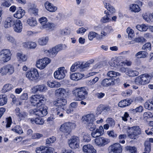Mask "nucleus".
Instances as JSON below:
<instances>
[{"instance_id": "1", "label": "nucleus", "mask_w": 153, "mask_h": 153, "mask_svg": "<svg viewBox=\"0 0 153 153\" xmlns=\"http://www.w3.org/2000/svg\"><path fill=\"white\" fill-rule=\"evenodd\" d=\"M76 124L74 122H67L62 124L60 128V131L65 135H68L70 134L72 130L76 127Z\"/></svg>"}, {"instance_id": "2", "label": "nucleus", "mask_w": 153, "mask_h": 153, "mask_svg": "<svg viewBox=\"0 0 153 153\" xmlns=\"http://www.w3.org/2000/svg\"><path fill=\"white\" fill-rule=\"evenodd\" d=\"M88 94L84 87H82L76 89L73 91V94L75 96V100L81 101L85 98V96Z\"/></svg>"}, {"instance_id": "3", "label": "nucleus", "mask_w": 153, "mask_h": 153, "mask_svg": "<svg viewBox=\"0 0 153 153\" xmlns=\"http://www.w3.org/2000/svg\"><path fill=\"white\" fill-rule=\"evenodd\" d=\"M141 134V129L139 126H134L128 128L127 135L130 139H136L138 137V135Z\"/></svg>"}, {"instance_id": "4", "label": "nucleus", "mask_w": 153, "mask_h": 153, "mask_svg": "<svg viewBox=\"0 0 153 153\" xmlns=\"http://www.w3.org/2000/svg\"><path fill=\"white\" fill-rule=\"evenodd\" d=\"M14 68L13 66L10 64H8L1 67L0 69V74L1 75H11L14 72Z\"/></svg>"}, {"instance_id": "5", "label": "nucleus", "mask_w": 153, "mask_h": 153, "mask_svg": "<svg viewBox=\"0 0 153 153\" xmlns=\"http://www.w3.org/2000/svg\"><path fill=\"white\" fill-rule=\"evenodd\" d=\"M150 81V77L148 75L143 74L137 77L135 80V83L138 85L147 84Z\"/></svg>"}, {"instance_id": "6", "label": "nucleus", "mask_w": 153, "mask_h": 153, "mask_svg": "<svg viewBox=\"0 0 153 153\" xmlns=\"http://www.w3.org/2000/svg\"><path fill=\"white\" fill-rule=\"evenodd\" d=\"M68 143L69 147L72 149L78 148L79 143V138L76 136H73L68 140Z\"/></svg>"}, {"instance_id": "7", "label": "nucleus", "mask_w": 153, "mask_h": 153, "mask_svg": "<svg viewBox=\"0 0 153 153\" xmlns=\"http://www.w3.org/2000/svg\"><path fill=\"white\" fill-rule=\"evenodd\" d=\"M67 71L64 67H60L54 73V76L56 79L61 80L63 79L65 76Z\"/></svg>"}, {"instance_id": "8", "label": "nucleus", "mask_w": 153, "mask_h": 153, "mask_svg": "<svg viewBox=\"0 0 153 153\" xmlns=\"http://www.w3.org/2000/svg\"><path fill=\"white\" fill-rule=\"evenodd\" d=\"M26 76L30 80L36 81L38 79L39 74L36 68H33L32 71L27 72Z\"/></svg>"}, {"instance_id": "9", "label": "nucleus", "mask_w": 153, "mask_h": 153, "mask_svg": "<svg viewBox=\"0 0 153 153\" xmlns=\"http://www.w3.org/2000/svg\"><path fill=\"white\" fill-rule=\"evenodd\" d=\"M11 55L10 51L8 49H3L0 52V56L4 62H7L10 59Z\"/></svg>"}, {"instance_id": "10", "label": "nucleus", "mask_w": 153, "mask_h": 153, "mask_svg": "<svg viewBox=\"0 0 153 153\" xmlns=\"http://www.w3.org/2000/svg\"><path fill=\"white\" fill-rule=\"evenodd\" d=\"M50 62L51 60L49 59L45 58L38 61L36 62V66L37 68L42 69L44 68Z\"/></svg>"}, {"instance_id": "11", "label": "nucleus", "mask_w": 153, "mask_h": 153, "mask_svg": "<svg viewBox=\"0 0 153 153\" xmlns=\"http://www.w3.org/2000/svg\"><path fill=\"white\" fill-rule=\"evenodd\" d=\"M33 113L34 114L42 117L47 115V111L46 108L45 107H38L34 109Z\"/></svg>"}, {"instance_id": "12", "label": "nucleus", "mask_w": 153, "mask_h": 153, "mask_svg": "<svg viewBox=\"0 0 153 153\" xmlns=\"http://www.w3.org/2000/svg\"><path fill=\"white\" fill-rule=\"evenodd\" d=\"M53 152V149L52 148L42 146L36 148V153H52Z\"/></svg>"}, {"instance_id": "13", "label": "nucleus", "mask_w": 153, "mask_h": 153, "mask_svg": "<svg viewBox=\"0 0 153 153\" xmlns=\"http://www.w3.org/2000/svg\"><path fill=\"white\" fill-rule=\"evenodd\" d=\"M32 91L35 93L37 92H45L47 90V88L44 85H41L35 86L31 88Z\"/></svg>"}, {"instance_id": "14", "label": "nucleus", "mask_w": 153, "mask_h": 153, "mask_svg": "<svg viewBox=\"0 0 153 153\" xmlns=\"http://www.w3.org/2000/svg\"><path fill=\"white\" fill-rule=\"evenodd\" d=\"M108 142L109 141L107 139L102 137L97 138L95 140V144L100 146H103Z\"/></svg>"}, {"instance_id": "15", "label": "nucleus", "mask_w": 153, "mask_h": 153, "mask_svg": "<svg viewBox=\"0 0 153 153\" xmlns=\"http://www.w3.org/2000/svg\"><path fill=\"white\" fill-rule=\"evenodd\" d=\"M67 103L66 100L64 98H58L56 101L53 102V104L58 108H60L61 109L63 110L64 107Z\"/></svg>"}, {"instance_id": "16", "label": "nucleus", "mask_w": 153, "mask_h": 153, "mask_svg": "<svg viewBox=\"0 0 153 153\" xmlns=\"http://www.w3.org/2000/svg\"><path fill=\"white\" fill-rule=\"evenodd\" d=\"M110 147L111 148V151L114 153H121L122 152V146L118 143L113 144Z\"/></svg>"}, {"instance_id": "17", "label": "nucleus", "mask_w": 153, "mask_h": 153, "mask_svg": "<svg viewBox=\"0 0 153 153\" xmlns=\"http://www.w3.org/2000/svg\"><path fill=\"white\" fill-rule=\"evenodd\" d=\"M22 23L19 20L17 19L13 25L14 31L17 33H20L22 29Z\"/></svg>"}, {"instance_id": "18", "label": "nucleus", "mask_w": 153, "mask_h": 153, "mask_svg": "<svg viewBox=\"0 0 153 153\" xmlns=\"http://www.w3.org/2000/svg\"><path fill=\"white\" fill-rule=\"evenodd\" d=\"M104 133V129L102 126L99 127V128L96 129L95 131H93L91 134V136L93 137H96L102 135Z\"/></svg>"}, {"instance_id": "19", "label": "nucleus", "mask_w": 153, "mask_h": 153, "mask_svg": "<svg viewBox=\"0 0 153 153\" xmlns=\"http://www.w3.org/2000/svg\"><path fill=\"white\" fill-rule=\"evenodd\" d=\"M124 62L120 61L119 59L114 58L112 59L109 62L110 65L112 67H116L118 66H122Z\"/></svg>"}, {"instance_id": "20", "label": "nucleus", "mask_w": 153, "mask_h": 153, "mask_svg": "<svg viewBox=\"0 0 153 153\" xmlns=\"http://www.w3.org/2000/svg\"><path fill=\"white\" fill-rule=\"evenodd\" d=\"M83 121L88 123L93 122L95 120V116L93 114H89L82 117Z\"/></svg>"}, {"instance_id": "21", "label": "nucleus", "mask_w": 153, "mask_h": 153, "mask_svg": "<svg viewBox=\"0 0 153 153\" xmlns=\"http://www.w3.org/2000/svg\"><path fill=\"white\" fill-rule=\"evenodd\" d=\"M83 151L85 153H96V152L93 146L89 144L84 145L83 147Z\"/></svg>"}, {"instance_id": "22", "label": "nucleus", "mask_w": 153, "mask_h": 153, "mask_svg": "<svg viewBox=\"0 0 153 153\" xmlns=\"http://www.w3.org/2000/svg\"><path fill=\"white\" fill-rule=\"evenodd\" d=\"M114 84V79L112 78L105 79L102 82L101 85L105 87H108Z\"/></svg>"}, {"instance_id": "23", "label": "nucleus", "mask_w": 153, "mask_h": 153, "mask_svg": "<svg viewBox=\"0 0 153 153\" xmlns=\"http://www.w3.org/2000/svg\"><path fill=\"white\" fill-rule=\"evenodd\" d=\"M15 111L16 115L20 120L24 119L27 115L28 114L26 112L23 111H20L19 108H16Z\"/></svg>"}, {"instance_id": "24", "label": "nucleus", "mask_w": 153, "mask_h": 153, "mask_svg": "<svg viewBox=\"0 0 153 153\" xmlns=\"http://www.w3.org/2000/svg\"><path fill=\"white\" fill-rule=\"evenodd\" d=\"M15 22L14 19L12 17H8L6 19L4 22V27L6 28L10 27L13 25Z\"/></svg>"}, {"instance_id": "25", "label": "nucleus", "mask_w": 153, "mask_h": 153, "mask_svg": "<svg viewBox=\"0 0 153 153\" xmlns=\"http://www.w3.org/2000/svg\"><path fill=\"white\" fill-rule=\"evenodd\" d=\"M45 5L46 9L50 12H54L57 9V7L54 6L52 3L49 2H46Z\"/></svg>"}, {"instance_id": "26", "label": "nucleus", "mask_w": 153, "mask_h": 153, "mask_svg": "<svg viewBox=\"0 0 153 153\" xmlns=\"http://www.w3.org/2000/svg\"><path fill=\"white\" fill-rule=\"evenodd\" d=\"M39 96L38 94L32 95L30 98V101L32 105L34 106L38 105L39 103Z\"/></svg>"}, {"instance_id": "27", "label": "nucleus", "mask_w": 153, "mask_h": 153, "mask_svg": "<svg viewBox=\"0 0 153 153\" xmlns=\"http://www.w3.org/2000/svg\"><path fill=\"white\" fill-rule=\"evenodd\" d=\"M132 102L131 100H123L119 102L118 105L120 107H124L130 105Z\"/></svg>"}, {"instance_id": "28", "label": "nucleus", "mask_w": 153, "mask_h": 153, "mask_svg": "<svg viewBox=\"0 0 153 153\" xmlns=\"http://www.w3.org/2000/svg\"><path fill=\"white\" fill-rule=\"evenodd\" d=\"M25 13V10L20 7L14 14V16L17 19H21L24 16Z\"/></svg>"}, {"instance_id": "29", "label": "nucleus", "mask_w": 153, "mask_h": 153, "mask_svg": "<svg viewBox=\"0 0 153 153\" xmlns=\"http://www.w3.org/2000/svg\"><path fill=\"white\" fill-rule=\"evenodd\" d=\"M84 76V75L80 73H74L71 75V78L73 80L78 81L81 79Z\"/></svg>"}, {"instance_id": "30", "label": "nucleus", "mask_w": 153, "mask_h": 153, "mask_svg": "<svg viewBox=\"0 0 153 153\" xmlns=\"http://www.w3.org/2000/svg\"><path fill=\"white\" fill-rule=\"evenodd\" d=\"M47 85L51 88H58L61 86L59 82L55 81H48L47 82Z\"/></svg>"}, {"instance_id": "31", "label": "nucleus", "mask_w": 153, "mask_h": 153, "mask_svg": "<svg viewBox=\"0 0 153 153\" xmlns=\"http://www.w3.org/2000/svg\"><path fill=\"white\" fill-rule=\"evenodd\" d=\"M13 88V86L10 84H6L4 85L2 90L3 93H5L9 91Z\"/></svg>"}, {"instance_id": "32", "label": "nucleus", "mask_w": 153, "mask_h": 153, "mask_svg": "<svg viewBox=\"0 0 153 153\" xmlns=\"http://www.w3.org/2000/svg\"><path fill=\"white\" fill-rule=\"evenodd\" d=\"M66 90L62 88H59L57 89L55 91V94L56 96L63 97L66 94Z\"/></svg>"}, {"instance_id": "33", "label": "nucleus", "mask_w": 153, "mask_h": 153, "mask_svg": "<svg viewBox=\"0 0 153 153\" xmlns=\"http://www.w3.org/2000/svg\"><path fill=\"white\" fill-rule=\"evenodd\" d=\"M48 40L49 38L48 37H43L39 39L38 43L41 45H45L47 44Z\"/></svg>"}, {"instance_id": "34", "label": "nucleus", "mask_w": 153, "mask_h": 153, "mask_svg": "<svg viewBox=\"0 0 153 153\" xmlns=\"http://www.w3.org/2000/svg\"><path fill=\"white\" fill-rule=\"evenodd\" d=\"M30 121L33 123H36V124L39 125H42L44 123L43 120L40 118H36L35 119L33 118L30 119Z\"/></svg>"}, {"instance_id": "35", "label": "nucleus", "mask_w": 153, "mask_h": 153, "mask_svg": "<svg viewBox=\"0 0 153 153\" xmlns=\"http://www.w3.org/2000/svg\"><path fill=\"white\" fill-rule=\"evenodd\" d=\"M94 62V60L91 59L87 61L85 63H82L80 64V69H82L89 67L90 64Z\"/></svg>"}, {"instance_id": "36", "label": "nucleus", "mask_w": 153, "mask_h": 153, "mask_svg": "<svg viewBox=\"0 0 153 153\" xmlns=\"http://www.w3.org/2000/svg\"><path fill=\"white\" fill-rule=\"evenodd\" d=\"M144 152L143 153H149L151 150V144L149 142L145 141L144 143Z\"/></svg>"}, {"instance_id": "37", "label": "nucleus", "mask_w": 153, "mask_h": 153, "mask_svg": "<svg viewBox=\"0 0 153 153\" xmlns=\"http://www.w3.org/2000/svg\"><path fill=\"white\" fill-rule=\"evenodd\" d=\"M104 4L105 7L110 12L113 13L115 12V10L113 6H112L109 3L105 2H104Z\"/></svg>"}, {"instance_id": "38", "label": "nucleus", "mask_w": 153, "mask_h": 153, "mask_svg": "<svg viewBox=\"0 0 153 153\" xmlns=\"http://www.w3.org/2000/svg\"><path fill=\"white\" fill-rule=\"evenodd\" d=\"M7 101V97L5 95H0V105L3 106L6 104Z\"/></svg>"}, {"instance_id": "39", "label": "nucleus", "mask_w": 153, "mask_h": 153, "mask_svg": "<svg viewBox=\"0 0 153 153\" xmlns=\"http://www.w3.org/2000/svg\"><path fill=\"white\" fill-rule=\"evenodd\" d=\"M27 23L32 27L35 26L37 24L36 20L34 18H30L28 19L27 20Z\"/></svg>"}, {"instance_id": "40", "label": "nucleus", "mask_w": 153, "mask_h": 153, "mask_svg": "<svg viewBox=\"0 0 153 153\" xmlns=\"http://www.w3.org/2000/svg\"><path fill=\"white\" fill-rule=\"evenodd\" d=\"M79 69H80V62H77L72 65L70 68V71H71L73 72Z\"/></svg>"}, {"instance_id": "41", "label": "nucleus", "mask_w": 153, "mask_h": 153, "mask_svg": "<svg viewBox=\"0 0 153 153\" xmlns=\"http://www.w3.org/2000/svg\"><path fill=\"white\" fill-rule=\"evenodd\" d=\"M145 108L149 110L153 109V101L149 100L146 101L144 104Z\"/></svg>"}, {"instance_id": "42", "label": "nucleus", "mask_w": 153, "mask_h": 153, "mask_svg": "<svg viewBox=\"0 0 153 153\" xmlns=\"http://www.w3.org/2000/svg\"><path fill=\"white\" fill-rule=\"evenodd\" d=\"M148 53L146 51H140L135 54V56L138 58H144L148 55Z\"/></svg>"}, {"instance_id": "43", "label": "nucleus", "mask_w": 153, "mask_h": 153, "mask_svg": "<svg viewBox=\"0 0 153 153\" xmlns=\"http://www.w3.org/2000/svg\"><path fill=\"white\" fill-rule=\"evenodd\" d=\"M130 9L135 13L138 12L140 10V8L136 4H132L130 5Z\"/></svg>"}, {"instance_id": "44", "label": "nucleus", "mask_w": 153, "mask_h": 153, "mask_svg": "<svg viewBox=\"0 0 153 153\" xmlns=\"http://www.w3.org/2000/svg\"><path fill=\"white\" fill-rule=\"evenodd\" d=\"M17 59L20 61H25L27 59V57L25 54L22 53H17Z\"/></svg>"}, {"instance_id": "45", "label": "nucleus", "mask_w": 153, "mask_h": 153, "mask_svg": "<svg viewBox=\"0 0 153 153\" xmlns=\"http://www.w3.org/2000/svg\"><path fill=\"white\" fill-rule=\"evenodd\" d=\"M28 11L31 15L36 16L38 14V10L36 7H31L29 9Z\"/></svg>"}, {"instance_id": "46", "label": "nucleus", "mask_w": 153, "mask_h": 153, "mask_svg": "<svg viewBox=\"0 0 153 153\" xmlns=\"http://www.w3.org/2000/svg\"><path fill=\"white\" fill-rule=\"evenodd\" d=\"M136 28L139 31H146L148 29L147 27L145 24L137 25L136 26Z\"/></svg>"}, {"instance_id": "47", "label": "nucleus", "mask_w": 153, "mask_h": 153, "mask_svg": "<svg viewBox=\"0 0 153 153\" xmlns=\"http://www.w3.org/2000/svg\"><path fill=\"white\" fill-rule=\"evenodd\" d=\"M126 74L132 77L138 76L139 74V72L136 71H132L129 70L127 71L126 72Z\"/></svg>"}, {"instance_id": "48", "label": "nucleus", "mask_w": 153, "mask_h": 153, "mask_svg": "<svg viewBox=\"0 0 153 153\" xmlns=\"http://www.w3.org/2000/svg\"><path fill=\"white\" fill-rule=\"evenodd\" d=\"M111 21L110 17L108 15H105L101 19L100 22L102 23H105Z\"/></svg>"}, {"instance_id": "49", "label": "nucleus", "mask_w": 153, "mask_h": 153, "mask_svg": "<svg viewBox=\"0 0 153 153\" xmlns=\"http://www.w3.org/2000/svg\"><path fill=\"white\" fill-rule=\"evenodd\" d=\"M48 52L49 53L50 56L51 57L55 56L58 52L56 50L55 47L52 49L48 51Z\"/></svg>"}, {"instance_id": "50", "label": "nucleus", "mask_w": 153, "mask_h": 153, "mask_svg": "<svg viewBox=\"0 0 153 153\" xmlns=\"http://www.w3.org/2000/svg\"><path fill=\"white\" fill-rule=\"evenodd\" d=\"M108 77H115L118 76L120 75V74L118 72H116L114 71H108L107 74Z\"/></svg>"}, {"instance_id": "51", "label": "nucleus", "mask_w": 153, "mask_h": 153, "mask_svg": "<svg viewBox=\"0 0 153 153\" xmlns=\"http://www.w3.org/2000/svg\"><path fill=\"white\" fill-rule=\"evenodd\" d=\"M86 127L88 129L93 131L95 130L96 128V126L93 124V122L89 123L87 124Z\"/></svg>"}, {"instance_id": "52", "label": "nucleus", "mask_w": 153, "mask_h": 153, "mask_svg": "<svg viewBox=\"0 0 153 153\" xmlns=\"http://www.w3.org/2000/svg\"><path fill=\"white\" fill-rule=\"evenodd\" d=\"M125 149L126 151H129L131 153H136L137 149L134 147L130 146H127L126 147Z\"/></svg>"}, {"instance_id": "53", "label": "nucleus", "mask_w": 153, "mask_h": 153, "mask_svg": "<svg viewBox=\"0 0 153 153\" xmlns=\"http://www.w3.org/2000/svg\"><path fill=\"white\" fill-rule=\"evenodd\" d=\"M126 32L128 34V37L133 38L134 36V30L130 27L127 28L126 30Z\"/></svg>"}, {"instance_id": "54", "label": "nucleus", "mask_w": 153, "mask_h": 153, "mask_svg": "<svg viewBox=\"0 0 153 153\" xmlns=\"http://www.w3.org/2000/svg\"><path fill=\"white\" fill-rule=\"evenodd\" d=\"M107 123L111 127H113L115 124V122L114 119L111 118H108L106 120Z\"/></svg>"}, {"instance_id": "55", "label": "nucleus", "mask_w": 153, "mask_h": 153, "mask_svg": "<svg viewBox=\"0 0 153 153\" xmlns=\"http://www.w3.org/2000/svg\"><path fill=\"white\" fill-rule=\"evenodd\" d=\"M98 34L96 33L91 31L90 32L88 35V38L89 40H92Z\"/></svg>"}, {"instance_id": "56", "label": "nucleus", "mask_w": 153, "mask_h": 153, "mask_svg": "<svg viewBox=\"0 0 153 153\" xmlns=\"http://www.w3.org/2000/svg\"><path fill=\"white\" fill-rule=\"evenodd\" d=\"M142 49L148 50L150 51L151 49V45L150 43L147 42L142 47Z\"/></svg>"}, {"instance_id": "57", "label": "nucleus", "mask_w": 153, "mask_h": 153, "mask_svg": "<svg viewBox=\"0 0 153 153\" xmlns=\"http://www.w3.org/2000/svg\"><path fill=\"white\" fill-rule=\"evenodd\" d=\"M12 130L16 133L19 134L23 133V131L22 130L21 127L19 126H17L12 129Z\"/></svg>"}, {"instance_id": "58", "label": "nucleus", "mask_w": 153, "mask_h": 153, "mask_svg": "<svg viewBox=\"0 0 153 153\" xmlns=\"http://www.w3.org/2000/svg\"><path fill=\"white\" fill-rule=\"evenodd\" d=\"M56 137L53 136L47 138L46 140V144H49L53 143L56 141Z\"/></svg>"}, {"instance_id": "59", "label": "nucleus", "mask_w": 153, "mask_h": 153, "mask_svg": "<svg viewBox=\"0 0 153 153\" xmlns=\"http://www.w3.org/2000/svg\"><path fill=\"white\" fill-rule=\"evenodd\" d=\"M42 28L43 29H46V30H48L51 28V24L49 23H45L42 25Z\"/></svg>"}, {"instance_id": "60", "label": "nucleus", "mask_w": 153, "mask_h": 153, "mask_svg": "<svg viewBox=\"0 0 153 153\" xmlns=\"http://www.w3.org/2000/svg\"><path fill=\"white\" fill-rule=\"evenodd\" d=\"M153 116L152 114L149 112H144L143 114V117L146 119Z\"/></svg>"}, {"instance_id": "61", "label": "nucleus", "mask_w": 153, "mask_h": 153, "mask_svg": "<svg viewBox=\"0 0 153 153\" xmlns=\"http://www.w3.org/2000/svg\"><path fill=\"white\" fill-rule=\"evenodd\" d=\"M91 140L90 136L88 134H85L83 137V141L84 142H88Z\"/></svg>"}, {"instance_id": "62", "label": "nucleus", "mask_w": 153, "mask_h": 153, "mask_svg": "<svg viewBox=\"0 0 153 153\" xmlns=\"http://www.w3.org/2000/svg\"><path fill=\"white\" fill-rule=\"evenodd\" d=\"M43 136V135L42 134L36 133L33 134L32 137L33 139H39Z\"/></svg>"}, {"instance_id": "63", "label": "nucleus", "mask_w": 153, "mask_h": 153, "mask_svg": "<svg viewBox=\"0 0 153 153\" xmlns=\"http://www.w3.org/2000/svg\"><path fill=\"white\" fill-rule=\"evenodd\" d=\"M135 41L137 42H143L146 41V39L143 37L135 38Z\"/></svg>"}, {"instance_id": "64", "label": "nucleus", "mask_w": 153, "mask_h": 153, "mask_svg": "<svg viewBox=\"0 0 153 153\" xmlns=\"http://www.w3.org/2000/svg\"><path fill=\"white\" fill-rule=\"evenodd\" d=\"M5 39L8 42L13 43L15 42V40L12 36L10 35H7L5 37Z\"/></svg>"}]
</instances>
